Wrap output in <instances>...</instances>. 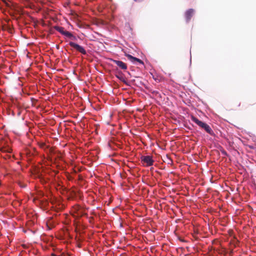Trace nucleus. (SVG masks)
<instances>
[{
  "label": "nucleus",
  "mask_w": 256,
  "mask_h": 256,
  "mask_svg": "<svg viewBox=\"0 0 256 256\" xmlns=\"http://www.w3.org/2000/svg\"><path fill=\"white\" fill-rule=\"evenodd\" d=\"M135 2H140L142 0H134Z\"/></svg>",
  "instance_id": "obj_11"
},
{
  "label": "nucleus",
  "mask_w": 256,
  "mask_h": 256,
  "mask_svg": "<svg viewBox=\"0 0 256 256\" xmlns=\"http://www.w3.org/2000/svg\"><path fill=\"white\" fill-rule=\"evenodd\" d=\"M54 28L58 32H60L62 35H64L66 31L64 30V28L63 27L59 26H54Z\"/></svg>",
  "instance_id": "obj_7"
},
{
  "label": "nucleus",
  "mask_w": 256,
  "mask_h": 256,
  "mask_svg": "<svg viewBox=\"0 0 256 256\" xmlns=\"http://www.w3.org/2000/svg\"><path fill=\"white\" fill-rule=\"evenodd\" d=\"M126 56L133 63H136V62L144 64V62L140 59L138 58H136L134 57L133 56L129 54H126Z\"/></svg>",
  "instance_id": "obj_4"
},
{
  "label": "nucleus",
  "mask_w": 256,
  "mask_h": 256,
  "mask_svg": "<svg viewBox=\"0 0 256 256\" xmlns=\"http://www.w3.org/2000/svg\"><path fill=\"white\" fill-rule=\"evenodd\" d=\"M64 36L70 38L71 40H76V38L75 36H74L71 32H70L68 31H66V33L64 34Z\"/></svg>",
  "instance_id": "obj_8"
},
{
  "label": "nucleus",
  "mask_w": 256,
  "mask_h": 256,
  "mask_svg": "<svg viewBox=\"0 0 256 256\" xmlns=\"http://www.w3.org/2000/svg\"><path fill=\"white\" fill-rule=\"evenodd\" d=\"M141 160L142 162L144 164H146V166H152L154 162L152 158V156H142L141 157Z\"/></svg>",
  "instance_id": "obj_3"
},
{
  "label": "nucleus",
  "mask_w": 256,
  "mask_h": 256,
  "mask_svg": "<svg viewBox=\"0 0 256 256\" xmlns=\"http://www.w3.org/2000/svg\"><path fill=\"white\" fill-rule=\"evenodd\" d=\"M52 256H55L54 254H52Z\"/></svg>",
  "instance_id": "obj_12"
},
{
  "label": "nucleus",
  "mask_w": 256,
  "mask_h": 256,
  "mask_svg": "<svg viewBox=\"0 0 256 256\" xmlns=\"http://www.w3.org/2000/svg\"><path fill=\"white\" fill-rule=\"evenodd\" d=\"M191 120L192 122L198 124L200 128L204 129L207 133L209 134L211 136H213L214 134V132L212 129L206 123L202 122L194 116H191Z\"/></svg>",
  "instance_id": "obj_1"
},
{
  "label": "nucleus",
  "mask_w": 256,
  "mask_h": 256,
  "mask_svg": "<svg viewBox=\"0 0 256 256\" xmlns=\"http://www.w3.org/2000/svg\"><path fill=\"white\" fill-rule=\"evenodd\" d=\"M112 62L121 69L123 70H126L127 69L126 64L124 63L122 61L113 60Z\"/></svg>",
  "instance_id": "obj_5"
},
{
  "label": "nucleus",
  "mask_w": 256,
  "mask_h": 256,
  "mask_svg": "<svg viewBox=\"0 0 256 256\" xmlns=\"http://www.w3.org/2000/svg\"><path fill=\"white\" fill-rule=\"evenodd\" d=\"M45 146V144L44 143H42V144L40 146L42 147V146Z\"/></svg>",
  "instance_id": "obj_10"
},
{
  "label": "nucleus",
  "mask_w": 256,
  "mask_h": 256,
  "mask_svg": "<svg viewBox=\"0 0 256 256\" xmlns=\"http://www.w3.org/2000/svg\"><path fill=\"white\" fill-rule=\"evenodd\" d=\"M69 44L70 46L72 47L73 48L76 49V50H78V52H80L81 54H86V50L81 46H80L77 44H76L74 42H70Z\"/></svg>",
  "instance_id": "obj_2"
},
{
  "label": "nucleus",
  "mask_w": 256,
  "mask_h": 256,
  "mask_svg": "<svg viewBox=\"0 0 256 256\" xmlns=\"http://www.w3.org/2000/svg\"><path fill=\"white\" fill-rule=\"evenodd\" d=\"M194 12L193 9L188 10L185 13V17L187 22H188L192 16Z\"/></svg>",
  "instance_id": "obj_6"
},
{
  "label": "nucleus",
  "mask_w": 256,
  "mask_h": 256,
  "mask_svg": "<svg viewBox=\"0 0 256 256\" xmlns=\"http://www.w3.org/2000/svg\"><path fill=\"white\" fill-rule=\"evenodd\" d=\"M20 186H23V187H24L25 186V185L24 184H22L20 183Z\"/></svg>",
  "instance_id": "obj_9"
}]
</instances>
